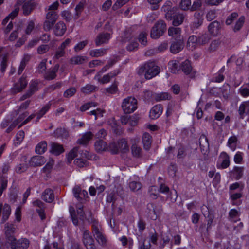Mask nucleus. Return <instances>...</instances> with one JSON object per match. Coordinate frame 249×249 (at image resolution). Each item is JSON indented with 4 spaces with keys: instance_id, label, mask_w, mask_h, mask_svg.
I'll return each instance as SVG.
<instances>
[{
    "instance_id": "nucleus-7",
    "label": "nucleus",
    "mask_w": 249,
    "mask_h": 249,
    "mask_svg": "<svg viewBox=\"0 0 249 249\" xmlns=\"http://www.w3.org/2000/svg\"><path fill=\"white\" fill-rule=\"evenodd\" d=\"M244 171V166H235L229 172V176L232 179L239 180L243 177Z\"/></svg>"
},
{
    "instance_id": "nucleus-13",
    "label": "nucleus",
    "mask_w": 249,
    "mask_h": 249,
    "mask_svg": "<svg viewBox=\"0 0 249 249\" xmlns=\"http://www.w3.org/2000/svg\"><path fill=\"white\" fill-rule=\"evenodd\" d=\"M110 38V34L108 33H100L96 37L95 42L96 46H99L103 44H106Z\"/></svg>"
},
{
    "instance_id": "nucleus-53",
    "label": "nucleus",
    "mask_w": 249,
    "mask_h": 249,
    "mask_svg": "<svg viewBox=\"0 0 249 249\" xmlns=\"http://www.w3.org/2000/svg\"><path fill=\"white\" fill-rule=\"evenodd\" d=\"M107 150L110 151L113 154L118 153L117 143L115 142H110L108 146L107 145Z\"/></svg>"
},
{
    "instance_id": "nucleus-49",
    "label": "nucleus",
    "mask_w": 249,
    "mask_h": 249,
    "mask_svg": "<svg viewBox=\"0 0 249 249\" xmlns=\"http://www.w3.org/2000/svg\"><path fill=\"white\" fill-rule=\"evenodd\" d=\"M142 149L136 144H133L131 146V152L133 156L136 158L141 156Z\"/></svg>"
},
{
    "instance_id": "nucleus-59",
    "label": "nucleus",
    "mask_w": 249,
    "mask_h": 249,
    "mask_svg": "<svg viewBox=\"0 0 249 249\" xmlns=\"http://www.w3.org/2000/svg\"><path fill=\"white\" fill-rule=\"evenodd\" d=\"M177 171V166L175 163H171L168 167V173L170 176L174 177Z\"/></svg>"
},
{
    "instance_id": "nucleus-39",
    "label": "nucleus",
    "mask_w": 249,
    "mask_h": 249,
    "mask_svg": "<svg viewBox=\"0 0 249 249\" xmlns=\"http://www.w3.org/2000/svg\"><path fill=\"white\" fill-rule=\"evenodd\" d=\"M110 124L113 130V131L115 134L117 135H121L122 134V128L119 124H118L116 121H112Z\"/></svg>"
},
{
    "instance_id": "nucleus-14",
    "label": "nucleus",
    "mask_w": 249,
    "mask_h": 249,
    "mask_svg": "<svg viewBox=\"0 0 249 249\" xmlns=\"http://www.w3.org/2000/svg\"><path fill=\"white\" fill-rule=\"evenodd\" d=\"M36 3L33 0H29L24 2L22 5L23 14L24 16H28L35 9Z\"/></svg>"
},
{
    "instance_id": "nucleus-56",
    "label": "nucleus",
    "mask_w": 249,
    "mask_h": 249,
    "mask_svg": "<svg viewBox=\"0 0 249 249\" xmlns=\"http://www.w3.org/2000/svg\"><path fill=\"white\" fill-rule=\"evenodd\" d=\"M177 13V9L175 7H173V8L169 10L168 12L165 13V17L168 20L171 21L173 19V18Z\"/></svg>"
},
{
    "instance_id": "nucleus-33",
    "label": "nucleus",
    "mask_w": 249,
    "mask_h": 249,
    "mask_svg": "<svg viewBox=\"0 0 249 249\" xmlns=\"http://www.w3.org/2000/svg\"><path fill=\"white\" fill-rule=\"evenodd\" d=\"M47 143L46 141H41L36 147L35 151L38 154H42L47 150Z\"/></svg>"
},
{
    "instance_id": "nucleus-45",
    "label": "nucleus",
    "mask_w": 249,
    "mask_h": 249,
    "mask_svg": "<svg viewBox=\"0 0 249 249\" xmlns=\"http://www.w3.org/2000/svg\"><path fill=\"white\" fill-rule=\"evenodd\" d=\"M244 183L241 181L240 182H236L231 184L229 186V191L230 192H232V191L239 188L240 191H241L243 190L244 188Z\"/></svg>"
},
{
    "instance_id": "nucleus-17",
    "label": "nucleus",
    "mask_w": 249,
    "mask_h": 249,
    "mask_svg": "<svg viewBox=\"0 0 249 249\" xmlns=\"http://www.w3.org/2000/svg\"><path fill=\"white\" fill-rule=\"evenodd\" d=\"M59 67V64H56L53 68L49 69L44 76L45 79L47 80H52L55 79L56 77V72L58 71Z\"/></svg>"
},
{
    "instance_id": "nucleus-24",
    "label": "nucleus",
    "mask_w": 249,
    "mask_h": 249,
    "mask_svg": "<svg viewBox=\"0 0 249 249\" xmlns=\"http://www.w3.org/2000/svg\"><path fill=\"white\" fill-rule=\"evenodd\" d=\"M207 209V214L204 213V216L207 218V228L206 231L207 232H208L212 228V225L213 221V219L214 218V215L213 213V212L212 210H210L208 208Z\"/></svg>"
},
{
    "instance_id": "nucleus-51",
    "label": "nucleus",
    "mask_w": 249,
    "mask_h": 249,
    "mask_svg": "<svg viewBox=\"0 0 249 249\" xmlns=\"http://www.w3.org/2000/svg\"><path fill=\"white\" fill-rule=\"evenodd\" d=\"M97 87L94 85L87 84L81 88V91L85 94H89L95 91Z\"/></svg>"
},
{
    "instance_id": "nucleus-48",
    "label": "nucleus",
    "mask_w": 249,
    "mask_h": 249,
    "mask_svg": "<svg viewBox=\"0 0 249 249\" xmlns=\"http://www.w3.org/2000/svg\"><path fill=\"white\" fill-rule=\"evenodd\" d=\"M46 19L55 23L58 18V15L56 11H49L46 14Z\"/></svg>"
},
{
    "instance_id": "nucleus-63",
    "label": "nucleus",
    "mask_w": 249,
    "mask_h": 249,
    "mask_svg": "<svg viewBox=\"0 0 249 249\" xmlns=\"http://www.w3.org/2000/svg\"><path fill=\"white\" fill-rule=\"evenodd\" d=\"M186 155L185 148L182 146L179 147L177 156V158L178 159H183L186 157Z\"/></svg>"
},
{
    "instance_id": "nucleus-41",
    "label": "nucleus",
    "mask_w": 249,
    "mask_h": 249,
    "mask_svg": "<svg viewBox=\"0 0 249 249\" xmlns=\"http://www.w3.org/2000/svg\"><path fill=\"white\" fill-rule=\"evenodd\" d=\"M87 59L86 56H76L72 57L71 60V63L72 64L78 65L82 64L84 63Z\"/></svg>"
},
{
    "instance_id": "nucleus-11",
    "label": "nucleus",
    "mask_w": 249,
    "mask_h": 249,
    "mask_svg": "<svg viewBox=\"0 0 249 249\" xmlns=\"http://www.w3.org/2000/svg\"><path fill=\"white\" fill-rule=\"evenodd\" d=\"M92 232L98 243L101 245H105L106 243V238L99 231L98 227L94 224L92 225Z\"/></svg>"
},
{
    "instance_id": "nucleus-52",
    "label": "nucleus",
    "mask_w": 249,
    "mask_h": 249,
    "mask_svg": "<svg viewBox=\"0 0 249 249\" xmlns=\"http://www.w3.org/2000/svg\"><path fill=\"white\" fill-rule=\"evenodd\" d=\"M238 16V15L236 12H233L229 15L226 20L225 23L227 25L231 24L233 22L236 20Z\"/></svg>"
},
{
    "instance_id": "nucleus-32",
    "label": "nucleus",
    "mask_w": 249,
    "mask_h": 249,
    "mask_svg": "<svg viewBox=\"0 0 249 249\" xmlns=\"http://www.w3.org/2000/svg\"><path fill=\"white\" fill-rule=\"evenodd\" d=\"M5 237L14 236V233L16 231V228L13 224H10L9 223H7L5 224Z\"/></svg>"
},
{
    "instance_id": "nucleus-4",
    "label": "nucleus",
    "mask_w": 249,
    "mask_h": 249,
    "mask_svg": "<svg viewBox=\"0 0 249 249\" xmlns=\"http://www.w3.org/2000/svg\"><path fill=\"white\" fill-rule=\"evenodd\" d=\"M147 210L149 217L151 220H155L162 212V208L160 205L155 206L153 203H150L147 205Z\"/></svg>"
},
{
    "instance_id": "nucleus-35",
    "label": "nucleus",
    "mask_w": 249,
    "mask_h": 249,
    "mask_svg": "<svg viewBox=\"0 0 249 249\" xmlns=\"http://www.w3.org/2000/svg\"><path fill=\"white\" fill-rule=\"evenodd\" d=\"M92 137L93 134L91 132H87L82 136L81 139L78 140L77 142L80 144H86Z\"/></svg>"
},
{
    "instance_id": "nucleus-36",
    "label": "nucleus",
    "mask_w": 249,
    "mask_h": 249,
    "mask_svg": "<svg viewBox=\"0 0 249 249\" xmlns=\"http://www.w3.org/2000/svg\"><path fill=\"white\" fill-rule=\"evenodd\" d=\"M94 146L97 152H102L107 150V144L103 140H99L95 142Z\"/></svg>"
},
{
    "instance_id": "nucleus-19",
    "label": "nucleus",
    "mask_w": 249,
    "mask_h": 249,
    "mask_svg": "<svg viewBox=\"0 0 249 249\" xmlns=\"http://www.w3.org/2000/svg\"><path fill=\"white\" fill-rule=\"evenodd\" d=\"M66 27L65 24L62 21L58 22L54 28V32L57 36H62L65 33Z\"/></svg>"
},
{
    "instance_id": "nucleus-12",
    "label": "nucleus",
    "mask_w": 249,
    "mask_h": 249,
    "mask_svg": "<svg viewBox=\"0 0 249 249\" xmlns=\"http://www.w3.org/2000/svg\"><path fill=\"white\" fill-rule=\"evenodd\" d=\"M163 112V107L161 104H158L154 106L150 110L149 117L151 119L158 118Z\"/></svg>"
},
{
    "instance_id": "nucleus-46",
    "label": "nucleus",
    "mask_w": 249,
    "mask_h": 249,
    "mask_svg": "<svg viewBox=\"0 0 249 249\" xmlns=\"http://www.w3.org/2000/svg\"><path fill=\"white\" fill-rule=\"evenodd\" d=\"M72 193L77 200L81 202L82 201V196H81V187L78 185L75 186L72 189Z\"/></svg>"
},
{
    "instance_id": "nucleus-16",
    "label": "nucleus",
    "mask_w": 249,
    "mask_h": 249,
    "mask_svg": "<svg viewBox=\"0 0 249 249\" xmlns=\"http://www.w3.org/2000/svg\"><path fill=\"white\" fill-rule=\"evenodd\" d=\"M46 162L45 158L42 156H33L30 160V164L32 166H40Z\"/></svg>"
},
{
    "instance_id": "nucleus-62",
    "label": "nucleus",
    "mask_w": 249,
    "mask_h": 249,
    "mask_svg": "<svg viewBox=\"0 0 249 249\" xmlns=\"http://www.w3.org/2000/svg\"><path fill=\"white\" fill-rule=\"evenodd\" d=\"M155 95H156V93H154L152 91L146 90L144 92L143 97L145 100L150 101L153 99L155 100Z\"/></svg>"
},
{
    "instance_id": "nucleus-10",
    "label": "nucleus",
    "mask_w": 249,
    "mask_h": 249,
    "mask_svg": "<svg viewBox=\"0 0 249 249\" xmlns=\"http://www.w3.org/2000/svg\"><path fill=\"white\" fill-rule=\"evenodd\" d=\"M238 113L241 119L244 118L245 115H248L247 121L249 122V100L241 103L239 107Z\"/></svg>"
},
{
    "instance_id": "nucleus-9",
    "label": "nucleus",
    "mask_w": 249,
    "mask_h": 249,
    "mask_svg": "<svg viewBox=\"0 0 249 249\" xmlns=\"http://www.w3.org/2000/svg\"><path fill=\"white\" fill-rule=\"evenodd\" d=\"M208 29L213 36H217L221 34V23L217 20H215L209 25Z\"/></svg>"
},
{
    "instance_id": "nucleus-23",
    "label": "nucleus",
    "mask_w": 249,
    "mask_h": 249,
    "mask_svg": "<svg viewBox=\"0 0 249 249\" xmlns=\"http://www.w3.org/2000/svg\"><path fill=\"white\" fill-rule=\"evenodd\" d=\"M51 148L50 151L53 154L58 156L64 152V149L63 145L55 142L51 143Z\"/></svg>"
},
{
    "instance_id": "nucleus-47",
    "label": "nucleus",
    "mask_w": 249,
    "mask_h": 249,
    "mask_svg": "<svg viewBox=\"0 0 249 249\" xmlns=\"http://www.w3.org/2000/svg\"><path fill=\"white\" fill-rule=\"evenodd\" d=\"M7 177L4 176H0V196L2 195L3 191L7 188Z\"/></svg>"
},
{
    "instance_id": "nucleus-30",
    "label": "nucleus",
    "mask_w": 249,
    "mask_h": 249,
    "mask_svg": "<svg viewBox=\"0 0 249 249\" xmlns=\"http://www.w3.org/2000/svg\"><path fill=\"white\" fill-rule=\"evenodd\" d=\"M30 244V241L26 238H21L17 240V249H27Z\"/></svg>"
},
{
    "instance_id": "nucleus-18",
    "label": "nucleus",
    "mask_w": 249,
    "mask_h": 249,
    "mask_svg": "<svg viewBox=\"0 0 249 249\" xmlns=\"http://www.w3.org/2000/svg\"><path fill=\"white\" fill-rule=\"evenodd\" d=\"M41 197L46 202H52L54 199L53 191L49 188L45 189L42 193Z\"/></svg>"
},
{
    "instance_id": "nucleus-5",
    "label": "nucleus",
    "mask_w": 249,
    "mask_h": 249,
    "mask_svg": "<svg viewBox=\"0 0 249 249\" xmlns=\"http://www.w3.org/2000/svg\"><path fill=\"white\" fill-rule=\"evenodd\" d=\"M82 241L87 249H97V247L95 244L94 239L90 235L89 230H85L84 231Z\"/></svg>"
},
{
    "instance_id": "nucleus-55",
    "label": "nucleus",
    "mask_w": 249,
    "mask_h": 249,
    "mask_svg": "<svg viewBox=\"0 0 249 249\" xmlns=\"http://www.w3.org/2000/svg\"><path fill=\"white\" fill-rule=\"evenodd\" d=\"M129 186L131 191L135 192L142 188V184L140 182L132 181L129 182Z\"/></svg>"
},
{
    "instance_id": "nucleus-15",
    "label": "nucleus",
    "mask_w": 249,
    "mask_h": 249,
    "mask_svg": "<svg viewBox=\"0 0 249 249\" xmlns=\"http://www.w3.org/2000/svg\"><path fill=\"white\" fill-rule=\"evenodd\" d=\"M220 157L222 158V160L220 164H217V167L219 169H226L230 165V156L225 152H222Z\"/></svg>"
},
{
    "instance_id": "nucleus-64",
    "label": "nucleus",
    "mask_w": 249,
    "mask_h": 249,
    "mask_svg": "<svg viewBox=\"0 0 249 249\" xmlns=\"http://www.w3.org/2000/svg\"><path fill=\"white\" fill-rule=\"evenodd\" d=\"M248 86L246 87H241L239 89V93L243 97H248L249 96V83L248 84Z\"/></svg>"
},
{
    "instance_id": "nucleus-43",
    "label": "nucleus",
    "mask_w": 249,
    "mask_h": 249,
    "mask_svg": "<svg viewBox=\"0 0 249 249\" xmlns=\"http://www.w3.org/2000/svg\"><path fill=\"white\" fill-rule=\"evenodd\" d=\"M79 148V146H75L68 153L67 158L69 163H71L73 159L77 156V153L78 151Z\"/></svg>"
},
{
    "instance_id": "nucleus-3",
    "label": "nucleus",
    "mask_w": 249,
    "mask_h": 249,
    "mask_svg": "<svg viewBox=\"0 0 249 249\" xmlns=\"http://www.w3.org/2000/svg\"><path fill=\"white\" fill-rule=\"evenodd\" d=\"M122 107L125 114L133 112L137 108V100L134 97H128L123 100Z\"/></svg>"
},
{
    "instance_id": "nucleus-34",
    "label": "nucleus",
    "mask_w": 249,
    "mask_h": 249,
    "mask_svg": "<svg viewBox=\"0 0 249 249\" xmlns=\"http://www.w3.org/2000/svg\"><path fill=\"white\" fill-rule=\"evenodd\" d=\"M151 137L148 133H145L142 136V142L143 144V147L146 150H148L151 144Z\"/></svg>"
},
{
    "instance_id": "nucleus-26",
    "label": "nucleus",
    "mask_w": 249,
    "mask_h": 249,
    "mask_svg": "<svg viewBox=\"0 0 249 249\" xmlns=\"http://www.w3.org/2000/svg\"><path fill=\"white\" fill-rule=\"evenodd\" d=\"M180 68L185 74H192V67L191 65V62L188 59L181 63Z\"/></svg>"
},
{
    "instance_id": "nucleus-61",
    "label": "nucleus",
    "mask_w": 249,
    "mask_h": 249,
    "mask_svg": "<svg viewBox=\"0 0 249 249\" xmlns=\"http://www.w3.org/2000/svg\"><path fill=\"white\" fill-rule=\"evenodd\" d=\"M147 34L144 32L141 33L139 36V41L143 46H146L147 44Z\"/></svg>"
},
{
    "instance_id": "nucleus-22",
    "label": "nucleus",
    "mask_w": 249,
    "mask_h": 249,
    "mask_svg": "<svg viewBox=\"0 0 249 249\" xmlns=\"http://www.w3.org/2000/svg\"><path fill=\"white\" fill-rule=\"evenodd\" d=\"M181 29L179 27H170L168 30V34L172 38H183L181 36Z\"/></svg>"
},
{
    "instance_id": "nucleus-8",
    "label": "nucleus",
    "mask_w": 249,
    "mask_h": 249,
    "mask_svg": "<svg viewBox=\"0 0 249 249\" xmlns=\"http://www.w3.org/2000/svg\"><path fill=\"white\" fill-rule=\"evenodd\" d=\"M119 72L120 71L118 70H115L107 74L104 75L102 78H101V74L98 73L95 75L94 79H97L102 84H106L109 82L112 78L116 76Z\"/></svg>"
},
{
    "instance_id": "nucleus-1",
    "label": "nucleus",
    "mask_w": 249,
    "mask_h": 249,
    "mask_svg": "<svg viewBox=\"0 0 249 249\" xmlns=\"http://www.w3.org/2000/svg\"><path fill=\"white\" fill-rule=\"evenodd\" d=\"M160 68L154 61H148L141 66L138 73L140 75L144 74L146 79H151L160 72Z\"/></svg>"
},
{
    "instance_id": "nucleus-58",
    "label": "nucleus",
    "mask_w": 249,
    "mask_h": 249,
    "mask_svg": "<svg viewBox=\"0 0 249 249\" xmlns=\"http://www.w3.org/2000/svg\"><path fill=\"white\" fill-rule=\"evenodd\" d=\"M243 153L238 151L234 156V161L236 164H241L243 162Z\"/></svg>"
},
{
    "instance_id": "nucleus-2",
    "label": "nucleus",
    "mask_w": 249,
    "mask_h": 249,
    "mask_svg": "<svg viewBox=\"0 0 249 249\" xmlns=\"http://www.w3.org/2000/svg\"><path fill=\"white\" fill-rule=\"evenodd\" d=\"M166 24L164 20H158L151 29L150 33L151 38L154 39L159 38L164 34L166 30Z\"/></svg>"
},
{
    "instance_id": "nucleus-50",
    "label": "nucleus",
    "mask_w": 249,
    "mask_h": 249,
    "mask_svg": "<svg viewBox=\"0 0 249 249\" xmlns=\"http://www.w3.org/2000/svg\"><path fill=\"white\" fill-rule=\"evenodd\" d=\"M239 215L238 211L235 209H231L229 213V219L230 221L233 222H236L240 220L239 218L238 220H234L233 219L237 217Z\"/></svg>"
},
{
    "instance_id": "nucleus-54",
    "label": "nucleus",
    "mask_w": 249,
    "mask_h": 249,
    "mask_svg": "<svg viewBox=\"0 0 249 249\" xmlns=\"http://www.w3.org/2000/svg\"><path fill=\"white\" fill-rule=\"evenodd\" d=\"M191 4V0H181L179 3V6L181 10L186 11L190 9Z\"/></svg>"
},
{
    "instance_id": "nucleus-40",
    "label": "nucleus",
    "mask_w": 249,
    "mask_h": 249,
    "mask_svg": "<svg viewBox=\"0 0 249 249\" xmlns=\"http://www.w3.org/2000/svg\"><path fill=\"white\" fill-rule=\"evenodd\" d=\"M245 17L243 16L239 18L238 20L236 22L235 25L232 27V30L234 32L239 31L242 28L245 22Z\"/></svg>"
},
{
    "instance_id": "nucleus-31",
    "label": "nucleus",
    "mask_w": 249,
    "mask_h": 249,
    "mask_svg": "<svg viewBox=\"0 0 249 249\" xmlns=\"http://www.w3.org/2000/svg\"><path fill=\"white\" fill-rule=\"evenodd\" d=\"M54 137L59 138H67L69 134L65 128L61 127L57 128L53 132Z\"/></svg>"
},
{
    "instance_id": "nucleus-6",
    "label": "nucleus",
    "mask_w": 249,
    "mask_h": 249,
    "mask_svg": "<svg viewBox=\"0 0 249 249\" xmlns=\"http://www.w3.org/2000/svg\"><path fill=\"white\" fill-rule=\"evenodd\" d=\"M184 47V42L183 38H172L170 51L173 54L180 52Z\"/></svg>"
},
{
    "instance_id": "nucleus-20",
    "label": "nucleus",
    "mask_w": 249,
    "mask_h": 249,
    "mask_svg": "<svg viewBox=\"0 0 249 249\" xmlns=\"http://www.w3.org/2000/svg\"><path fill=\"white\" fill-rule=\"evenodd\" d=\"M185 17V15L183 13L177 12L171 20L172 21V25L175 27L181 25L184 21Z\"/></svg>"
},
{
    "instance_id": "nucleus-38",
    "label": "nucleus",
    "mask_w": 249,
    "mask_h": 249,
    "mask_svg": "<svg viewBox=\"0 0 249 249\" xmlns=\"http://www.w3.org/2000/svg\"><path fill=\"white\" fill-rule=\"evenodd\" d=\"M238 139L235 136L230 137L228 141L227 145L233 151L236 149Z\"/></svg>"
},
{
    "instance_id": "nucleus-29",
    "label": "nucleus",
    "mask_w": 249,
    "mask_h": 249,
    "mask_svg": "<svg viewBox=\"0 0 249 249\" xmlns=\"http://www.w3.org/2000/svg\"><path fill=\"white\" fill-rule=\"evenodd\" d=\"M117 143L118 149V152L121 151V152L125 153L128 151V146L127 141L125 139H122L119 140Z\"/></svg>"
},
{
    "instance_id": "nucleus-27",
    "label": "nucleus",
    "mask_w": 249,
    "mask_h": 249,
    "mask_svg": "<svg viewBox=\"0 0 249 249\" xmlns=\"http://www.w3.org/2000/svg\"><path fill=\"white\" fill-rule=\"evenodd\" d=\"M28 82L23 75L19 79L18 82L15 84V88L17 92L21 91L27 85Z\"/></svg>"
},
{
    "instance_id": "nucleus-28",
    "label": "nucleus",
    "mask_w": 249,
    "mask_h": 249,
    "mask_svg": "<svg viewBox=\"0 0 249 249\" xmlns=\"http://www.w3.org/2000/svg\"><path fill=\"white\" fill-rule=\"evenodd\" d=\"M196 45H198V36L194 35L190 36L187 41V47L189 50H193Z\"/></svg>"
},
{
    "instance_id": "nucleus-25",
    "label": "nucleus",
    "mask_w": 249,
    "mask_h": 249,
    "mask_svg": "<svg viewBox=\"0 0 249 249\" xmlns=\"http://www.w3.org/2000/svg\"><path fill=\"white\" fill-rule=\"evenodd\" d=\"M199 143L202 152H207L209 149L208 140L205 135H201L199 139Z\"/></svg>"
},
{
    "instance_id": "nucleus-44",
    "label": "nucleus",
    "mask_w": 249,
    "mask_h": 249,
    "mask_svg": "<svg viewBox=\"0 0 249 249\" xmlns=\"http://www.w3.org/2000/svg\"><path fill=\"white\" fill-rule=\"evenodd\" d=\"M171 98V95L167 92H162L159 94L156 93L155 95V100L157 102L170 100Z\"/></svg>"
},
{
    "instance_id": "nucleus-57",
    "label": "nucleus",
    "mask_w": 249,
    "mask_h": 249,
    "mask_svg": "<svg viewBox=\"0 0 249 249\" xmlns=\"http://www.w3.org/2000/svg\"><path fill=\"white\" fill-rule=\"evenodd\" d=\"M76 92V89L74 87H71L67 89L63 94L65 98H70L73 96Z\"/></svg>"
},
{
    "instance_id": "nucleus-21",
    "label": "nucleus",
    "mask_w": 249,
    "mask_h": 249,
    "mask_svg": "<svg viewBox=\"0 0 249 249\" xmlns=\"http://www.w3.org/2000/svg\"><path fill=\"white\" fill-rule=\"evenodd\" d=\"M17 240L15 236L6 237L5 245L7 249H17Z\"/></svg>"
},
{
    "instance_id": "nucleus-42",
    "label": "nucleus",
    "mask_w": 249,
    "mask_h": 249,
    "mask_svg": "<svg viewBox=\"0 0 249 249\" xmlns=\"http://www.w3.org/2000/svg\"><path fill=\"white\" fill-rule=\"evenodd\" d=\"M107 50L105 49H99L92 50L90 52V55L92 57H98L104 55L106 53Z\"/></svg>"
},
{
    "instance_id": "nucleus-60",
    "label": "nucleus",
    "mask_w": 249,
    "mask_h": 249,
    "mask_svg": "<svg viewBox=\"0 0 249 249\" xmlns=\"http://www.w3.org/2000/svg\"><path fill=\"white\" fill-rule=\"evenodd\" d=\"M130 0H117L115 4L112 6V9L116 10L128 2Z\"/></svg>"
},
{
    "instance_id": "nucleus-37",
    "label": "nucleus",
    "mask_w": 249,
    "mask_h": 249,
    "mask_svg": "<svg viewBox=\"0 0 249 249\" xmlns=\"http://www.w3.org/2000/svg\"><path fill=\"white\" fill-rule=\"evenodd\" d=\"M211 37L207 33L199 34L198 36V45H204L208 43Z\"/></svg>"
}]
</instances>
